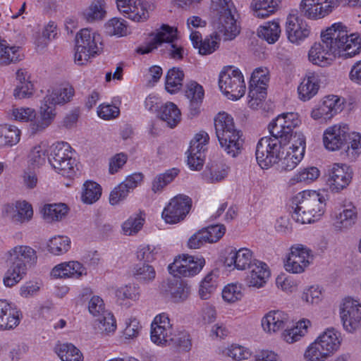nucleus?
<instances>
[{"label": "nucleus", "mask_w": 361, "mask_h": 361, "mask_svg": "<svg viewBox=\"0 0 361 361\" xmlns=\"http://www.w3.org/2000/svg\"><path fill=\"white\" fill-rule=\"evenodd\" d=\"M312 326L310 319L302 318L296 322L292 326L286 327L281 334V338L287 344H293L305 337Z\"/></svg>", "instance_id": "obj_37"}, {"label": "nucleus", "mask_w": 361, "mask_h": 361, "mask_svg": "<svg viewBox=\"0 0 361 361\" xmlns=\"http://www.w3.org/2000/svg\"><path fill=\"white\" fill-rule=\"evenodd\" d=\"M3 216L12 222L23 224L30 221L34 215L32 204L26 200H19L4 204L1 209Z\"/></svg>", "instance_id": "obj_25"}, {"label": "nucleus", "mask_w": 361, "mask_h": 361, "mask_svg": "<svg viewBox=\"0 0 361 361\" xmlns=\"http://www.w3.org/2000/svg\"><path fill=\"white\" fill-rule=\"evenodd\" d=\"M338 314L342 328L347 334H355L361 329V300L345 295L337 305Z\"/></svg>", "instance_id": "obj_9"}, {"label": "nucleus", "mask_w": 361, "mask_h": 361, "mask_svg": "<svg viewBox=\"0 0 361 361\" xmlns=\"http://www.w3.org/2000/svg\"><path fill=\"white\" fill-rule=\"evenodd\" d=\"M37 116L35 108L27 106L13 105L6 111L8 120L20 123H32Z\"/></svg>", "instance_id": "obj_44"}, {"label": "nucleus", "mask_w": 361, "mask_h": 361, "mask_svg": "<svg viewBox=\"0 0 361 361\" xmlns=\"http://www.w3.org/2000/svg\"><path fill=\"white\" fill-rule=\"evenodd\" d=\"M132 276L143 284L152 283L157 276L154 267L149 264H135L131 269Z\"/></svg>", "instance_id": "obj_59"}, {"label": "nucleus", "mask_w": 361, "mask_h": 361, "mask_svg": "<svg viewBox=\"0 0 361 361\" xmlns=\"http://www.w3.org/2000/svg\"><path fill=\"white\" fill-rule=\"evenodd\" d=\"M341 2V0H301L299 10L307 19L317 20L328 16Z\"/></svg>", "instance_id": "obj_18"}, {"label": "nucleus", "mask_w": 361, "mask_h": 361, "mask_svg": "<svg viewBox=\"0 0 361 361\" xmlns=\"http://www.w3.org/2000/svg\"><path fill=\"white\" fill-rule=\"evenodd\" d=\"M54 352L61 361H84L81 350L71 343H58L54 347Z\"/></svg>", "instance_id": "obj_51"}, {"label": "nucleus", "mask_w": 361, "mask_h": 361, "mask_svg": "<svg viewBox=\"0 0 361 361\" xmlns=\"http://www.w3.org/2000/svg\"><path fill=\"white\" fill-rule=\"evenodd\" d=\"M235 13L221 15L215 23L216 35L224 40H232L240 31V27L235 16Z\"/></svg>", "instance_id": "obj_31"}, {"label": "nucleus", "mask_w": 361, "mask_h": 361, "mask_svg": "<svg viewBox=\"0 0 361 361\" xmlns=\"http://www.w3.org/2000/svg\"><path fill=\"white\" fill-rule=\"evenodd\" d=\"M106 3L105 0H91L89 4L81 11V17L89 23L101 21L106 16Z\"/></svg>", "instance_id": "obj_40"}, {"label": "nucleus", "mask_w": 361, "mask_h": 361, "mask_svg": "<svg viewBox=\"0 0 361 361\" xmlns=\"http://www.w3.org/2000/svg\"><path fill=\"white\" fill-rule=\"evenodd\" d=\"M68 142H57L49 150L48 161L53 169L61 176L73 178L77 173V162Z\"/></svg>", "instance_id": "obj_4"}, {"label": "nucleus", "mask_w": 361, "mask_h": 361, "mask_svg": "<svg viewBox=\"0 0 361 361\" xmlns=\"http://www.w3.org/2000/svg\"><path fill=\"white\" fill-rule=\"evenodd\" d=\"M214 128L221 149L229 157H238L244 149L241 130L235 125L233 118L227 112H219L214 118Z\"/></svg>", "instance_id": "obj_2"}, {"label": "nucleus", "mask_w": 361, "mask_h": 361, "mask_svg": "<svg viewBox=\"0 0 361 361\" xmlns=\"http://www.w3.org/2000/svg\"><path fill=\"white\" fill-rule=\"evenodd\" d=\"M321 176L319 169L314 166L300 167L297 169L288 180L290 185L302 184L309 185L316 182Z\"/></svg>", "instance_id": "obj_39"}, {"label": "nucleus", "mask_w": 361, "mask_h": 361, "mask_svg": "<svg viewBox=\"0 0 361 361\" xmlns=\"http://www.w3.org/2000/svg\"><path fill=\"white\" fill-rule=\"evenodd\" d=\"M219 87L221 93L232 101L242 98L246 85L242 71L234 66H224L219 74Z\"/></svg>", "instance_id": "obj_7"}, {"label": "nucleus", "mask_w": 361, "mask_h": 361, "mask_svg": "<svg viewBox=\"0 0 361 361\" xmlns=\"http://www.w3.org/2000/svg\"><path fill=\"white\" fill-rule=\"evenodd\" d=\"M221 296L226 304H236L240 302L245 296L243 285L238 281L228 283L223 287Z\"/></svg>", "instance_id": "obj_49"}, {"label": "nucleus", "mask_w": 361, "mask_h": 361, "mask_svg": "<svg viewBox=\"0 0 361 361\" xmlns=\"http://www.w3.org/2000/svg\"><path fill=\"white\" fill-rule=\"evenodd\" d=\"M325 289L319 284L305 286L300 295L301 301L307 305H318L324 299Z\"/></svg>", "instance_id": "obj_53"}, {"label": "nucleus", "mask_w": 361, "mask_h": 361, "mask_svg": "<svg viewBox=\"0 0 361 361\" xmlns=\"http://www.w3.org/2000/svg\"><path fill=\"white\" fill-rule=\"evenodd\" d=\"M173 331V324L169 314L161 312L156 315L152 322L150 339L157 345H170Z\"/></svg>", "instance_id": "obj_19"}, {"label": "nucleus", "mask_w": 361, "mask_h": 361, "mask_svg": "<svg viewBox=\"0 0 361 361\" xmlns=\"http://www.w3.org/2000/svg\"><path fill=\"white\" fill-rule=\"evenodd\" d=\"M256 260L250 248L231 247L226 250L223 263L228 271H243L248 270Z\"/></svg>", "instance_id": "obj_16"}, {"label": "nucleus", "mask_w": 361, "mask_h": 361, "mask_svg": "<svg viewBox=\"0 0 361 361\" xmlns=\"http://www.w3.org/2000/svg\"><path fill=\"white\" fill-rule=\"evenodd\" d=\"M93 328L95 333L102 338L111 336L117 329L116 319L110 312L103 313L94 321Z\"/></svg>", "instance_id": "obj_42"}, {"label": "nucleus", "mask_w": 361, "mask_h": 361, "mask_svg": "<svg viewBox=\"0 0 361 361\" xmlns=\"http://www.w3.org/2000/svg\"><path fill=\"white\" fill-rule=\"evenodd\" d=\"M145 223V217L143 214H133L121 224L122 233L128 236H134L142 229Z\"/></svg>", "instance_id": "obj_57"}, {"label": "nucleus", "mask_w": 361, "mask_h": 361, "mask_svg": "<svg viewBox=\"0 0 361 361\" xmlns=\"http://www.w3.org/2000/svg\"><path fill=\"white\" fill-rule=\"evenodd\" d=\"M184 78L185 73L180 68L173 67L169 69L164 77L166 91L171 94L178 93L182 89Z\"/></svg>", "instance_id": "obj_48"}, {"label": "nucleus", "mask_w": 361, "mask_h": 361, "mask_svg": "<svg viewBox=\"0 0 361 361\" xmlns=\"http://www.w3.org/2000/svg\"><path fill=\"white\" fill-rule=\"evenodd\" d=\"M353 178V170L345 163L331 164L326 173V184L332 192H340L346 189Z\"/></svg>", "instance_id": "obj_15"}, {"label": "nucleus", "mask_w": 361, "mask_h": 361, "mask_svg": "<svg viewBox=\"0 0 361 361\" xmlns=\"http://www.w3.org/2000/svg\"><path fill=\"white\" fill-rule=\"evenodd\" d=\"M209 137L207 133L200 131L190 141L188 150V165L193 171L202 169L205 159V152L207 149Z\"/></svg>", "instance_id": "obj_21"}, {"label": "nucleus", "mask_w": 361, "mask_h": 361, "mask_svg": "<svg viewBox=\"0 0 361 361\" xmlns=\"http://www.w3.org/2000/svg\"><path fill=\"white\" fill-rule=\"evenodd\" d=\"M69 212V207L62 202L45 204L40 209L42 219L49 224L59 222L65 219Z\"/></svg>", "instance_id": "obj_38"}, {"label": "nucleus", "mask_w": 361, "mask_h": 361, "mask_svg": "<svg viewBox=\"0 0 361 361\" xmlns=\"http://www.w3.org/2000/svg\"><path fill=\"white\" fill-rule=\"evenodd\" d=\"M56 279L80 280L87 276V268L78 260H70L56 264L51 271Z\"/></svg>", "instance_id": "obj_28"}, {"label": "nucleus", "mask_w": 361, "mask_h": 361, "mask_svg": "<svg viewBox=\"0 0 361 361\" xmlns=\"http://www.w3.org/2000/svg\"><path fill=\"white\" fill-rule=\"evenodd\" d=\"M229 172L230 166L227 164L218 162L207 166L202 175L207 183H216L224 180Z\"/></svg>", "instance_id": "obj_47"}, {"label": "nucleus", "mask_w": 361, "mask_h": 361, "mask_svg": "<svg viewBox=\"0 0 361 361\" xmlns=\"http://www.w3.org/2000/svg\"><path fill=\"white\" fill-rule=\"evenodd\" d=\"M159 116L171 128L176 127L181 121L180 110L176 104L171 102L161 105Z\"/></svg>", "instance_id": "obj_54"}, {"label": "nucleus", "mask_w": 361, "mask_h": 361, "mask_svg": "<svg viewBox=\"0 0 361 361\" xmlns=\"http://www.w3.org/2000/svg\"><path fill=\"white\" fill-rule=\"evenodd\" d=\"M348 126L338 123L326 128L322 134V144L324 149L331 152L342 149L347 141Z\"/></svg>", "instance_id": "obj_20"}, {"label": "nucleus", "mask_w": 361, "mask_h": 361, "mask_svg": "<svg viewBox=\"0 0 361 361\" xmlns=\"http://www.w3.org/2000/svg\"><path fill=\"white\" fill-rule=\"evenodd\" d=\"M314 260V251L302 243L292 245L286 254L283 265L286 271L291 274H302L312 264Z\"/></svg>", "instance_id": "obj_8"}, {"label": "nucleus", "mask_w": 361, "mask_h": 361, "mask_svg": "<svg viewBox=\"0 0 361 361\" xmlns=\"http://www.w3.org/2000/svg\"><path fill=\"white\" fill-rule=\"evenodd\" d=\"M357 220V209L350 203L334 213L332 226L336 231L344 233L350 230L356 224Z\"/></svg>", "instance_id": "obj_29"}, {"label": "nucleus", "mask_w": 361, "mask_h": 361, "mask_svg": "<svg viewBox=\"0 0 361 361\" xmlns=\"http://www.w3.org/2000/svg\"><path fill=\"white\" fill-rule=\"evenodd\" d=\"M115 295L119 300L136 302L141 296L140 287L135 283H129L118 287L116 290Z\"/></svg>", "instance_id": "obj_62"}, {"label": "nucleus", "mask_w": 361, "mask_h": 361, "mask_svg": "<svg viewBox=\"0 0 361 361\" xmlns=\"http://www.w3.org/2000/svg\"><path fill=\"white\" fill-rule=\"evenodd\" d=\"M286 32L288 39L293 44H300L310 35L311 30L307 23L296 10L291 11L286 21Z\"/></svg>", "instance_id": "obj_23"}, {"label": "nucleus", "mask_w": 361, "mask_h": 361, "mask_svg": "<svg viewBox=\"0 0 361 361\" xmlns=\"http://www.w3.org/2000/svg\"><path fill=\"white\" fill-rule=\"evenodd\" d=\"M293 220L301 224H312L324 214L326 198L319 190L306 189L290 199Z\"/></svg>", "instance_id": "obj_1"}, {"label": "nucleus", "mask_w": 361, "mask_h": 361, "mask_svg": "<svg viewBox=\"0 0 361 361\" xmlns=\"http://www.w3.org/2000/svg\"><path fill=\"white\" fill-rule=\"evenodd\" d=\"M322 99L332 118L340 114L345 108L346 99L342 96L329 94Z\"/></svg>", "instance_id": "obj_64"}, {"label": "nucleus", "mask_w": 361, "mask_h": 361, "mask_svg": "<svg viewBox=\"0 0 361 361\" xmlns=\"http://www.w3.org/2000/svg\"><path fill=\"white\" fill-rule=\"evenodd\" d=\"M249 270L245 278L246 286L250 289L255 290L264 288L271 274L269 265L266 262L258 259L254 262Z\"/></svg>", "instance_id": "obj_27"}, {"label": "nucleus", "mask_w": 361, "mask_h": 361, "mask_svg": "<svg viewBox=\"0 0 361 361\" xmlns=\"http://www.w3.org/2000/svg\"><path fill=\"white\" fill-rule=\"evenodd\" d=\"M333 39L339 58L349 59L361 51V35L350 33L348 27L342 23H334L330 26Z\"/></svg>", "instance_id": "obj_6"}, {"label": "nucleus", "mask_w": 361, "mask_h": 361, "mask_svg": "<svg viewBox=\"0 0 361 361\" xmlns=\"http://www.w3.org/2000/svg\"><path fill=\"white\" fill-rule=\"evenodd\" d=\"M291 322L290 314L281 310H271L264 314L260 321L263 332L274 336L282 332Z\"/></svg>", "instance_id": "obj_24"}, {"label": "nucleus", "mask_w": 361, "mask_h": 361, "mask_svg": "<svg viewBox=\"0 0 361 361\" xmlns=\"http://www.w3.org/2000/svg\"><path fill=\"white\" fill-rule=\"evenodd\" d=\"M301 124V120L297 112H286L278 115L269 124V130L271 135L286 142L293 141L295 134L294 129Z\"/></svg>", "instance_id": "obj_13"}, {"label": "nucleus", "mask_w": 361, "mask_h": 361, "mask_svg": "<svg viewBox=\"0 0 361 361\" xmlns=\"http://www.w3.org/2000/svg\"><path fill=\"white\" fill-rule=\"evenodd\" d=\"M71 247V238L64 235H55L46 243L47 252L54 256H61L67 253Z\"/></svg>", "instance_id": "obj_50"}, {"label": "nucleus", "mask_w": 361, "mask_h": 361, "mask_svg": "<svg viewBox=\"0 0 361 361\" xmlns=\"http://www.w3.org/2000/svg\"><path fill=\"white\" fill-rule=\"evenodd\" d=\"M161 253L159 245L142 244L135 251L136 259L140 262L149 264L156 260Z\"/></svg>", "instance_id": "obj_61"}, {"label": "nucleus", "mask_w": 361, "mask_h": 361, "mask_svg": "<svg viewBox=\"0 0 361 361\" xmlns=\"http://www.w3.org/2000/svg\"><path fill=\"white\" fill-rule=\"evenodd\" d=\"M305 147V137L302 133H295L293 141L283 142L280 160L276 164L279 169L281 171L294 169L303 159Z\"/></svg>", "instance_id": "obj_10"}, {"label": "nucleus", "mask_w": 361, "mask_h": 361, "mask_svg": "<svg viewBox=\"0 0 361 361\" xmlns=\"http://www.w3.org/2000/svg\"><path fill=\"white\" fill-rule=\"evenodd\" d=\"M258 36L269 44L275 43L280 37L281 27L278 20H271L264 23L257 30Z\"/></svg>", "instance_id": "obj_60"}, {"label": "nucleus", "mask_w": 361, "mask_h": 361, "mask_svg": "<svg viewBox=\"0 0 361 361\" xmlns=\"http://www.w3.org/2000/svg\"><path fill=\"white\" fill-rule=\"evenodd\" d=\"M74 95L73 86L68 82H63L47 90L44 97L49 98V100L56 106H63L71 102Z\"/></svg>", "instance_id": "obj_35"}, {"label": "nucleus", "mask_w": 361, "mask_h": 361, "mask_svg": "<svg viewBox=\"0 0 361 361\" xmlns=\"http://www.w3.org/2000/svg\"><path fill=\"white\" fill-rule=\"evenodd\" d=\"M102 193V188L99 183L87 180L82 185L80 200L85 204H92L100 199Z\"/></svg>", "instance_id": "obj_55"}, {"label": "nucleus", "mask_w": 361, "mask_h": 361, "mask_svg": "<svg viewBox=\"0 0 361 361\" xmlns=\"http://www.w3.org/2000/svg\"><path fill=\"white\" fill-rule=\"evenodd\" d=\"M279 4L280 0H252L250 7L256 17L264 18L274 14Z\"/></svg>", "instance_id": "obj_56"}, {"label": "nucleus", "mask_w": 361, "mask_h": 361, "mask_svg": "<svg viewBox=\"0 0 361 361\" xmlns=\"http://www.w3.org/2000/svg\"><path fill=\"white\" fill-rule=\"evenodd\" d=\"M220 271L215 269L208 272L200 281L198 295L201 300H209L219 286Z\"/></svg>", "instance_id": "obj_41"}, {"label": "nucleus", "mask_w": 361, "mask_h": 361, "mask_svg": "<svg viewBox=\"0 0 361 361\" xmlns=\"http://www.w3.org/2000/svg\"><path fill=\"white\" fill-rule=\"evenodd\" d=\"M38 114V117L30 125L31 132L35 134L43 132L51 125L57 115L56 105L44 97L40 101Z\"/></svg>", "instance_id": "obj_26"}, {"label": "nucleus", "mask_w": 361, "mask_h": 361, "mask_svg": "<svg viewBox=\"0 0 361 361\" xmlns=\"http://www.w3.org/2000/svg\"><path fill=\"white\" fill-rule=\"evenodd\" d=\"M102 51V37L97 32L83 28L76 34L73 58L76 65L87 64L92 59L99 55Z\"/></svg>", "instance_id": "obj_3"}, {"label": "nucleus", "mask_w": 361, "mask_h": 361, "mask_svg": "<svg viewBox=\"0 0 361 361\" xmlns=\"http://www.w3.org/2000/svg\"><path fill=\"white\" fill-rule=\"evenodd\" d=\"M205 264V259L202 255L180 254L169 264L168 270L174 276L191 278L199 274Z\"/></svg>", "instance_id": "obj_12"}, {"label": "nucleus", "mask_w": 361, "mask_h": 361, "mask_svg": "<svg viewBox=\"0 0 361 361\" xmlns=\"http://www.w3.org/2000/svg\"><path fill=\"white\" fill-rule=\"evenodd\" d=\"M330 27L320 32V40L314 42L307 51V59L313 65L325 68L338 58Z\"/></svg>", "instance_id": "obj_5"}, {"label": "nucleus", "mask_w": 361, "mask_h": 361, "mask_svg": "<svg viewBox=\"0 0 361 361\" xmlns=\"http://www.w3.org/2000/svg\"><path fill=\"white\" fill-rule=\"evenodd\" d=\"M17 85L13 89V96L16 99H25L33 97L35 88L31 81L29 72L25 68H19L16 73Z\"/></svg>", "instance_id": "obj_34"}, {"label": "nucleus", "mask_w": 361, "mask_h": 361, "mask_svg": "<svg viewBox=\"0 0 361 361\" xmlns=\"http://www.w3.org/2000/svg\"><path fill=\"white\" fill-rule=\"evenodd\" d=\"M191 293L190 286L185 281L173 283L169 289V299L174 303H182L187 300Z\"/></svg>", "instance_id": "obj_63"}, {"label": "nucleus", "mask_w": 361, "mask_h": 361, "mask_svg": "<svg viewBox=\"0 0 361 361\" xmlns=\"http://www.w3.org/2000/svg\"><path fill=\"white\" fill-rule=\"evenodd\" d=\"M118 12L135 23H144L149 18L154 4L148 0H116Z\"/></svg>", "instance_id": "obj_14"}, {"label": "nucleus", "mask_w": 361, "mask_h": 361, "mask_svg": "<svg viewBox=\"0 0 361 361\" xmlns=\"http://www.w3.org/2000/svg\"><path fill=\"white\" fill-rule=\"evenodd\" d=\"M22 314L13 302L0 299V331L11 330L20 322Z\"/></svg>", "instance_id": "obj_30"}, {"label": "nucleus", "mask_w": 361, "mask_h": 361, "mask_svg": "<svg viewBox=\"0 0 361 361\" xmlns=\"http://www.w3.org/2000/svg\"><path fill=\"white\" fill-rule=\"evenodd\" d=\"M191 206L192 201L188 196L178 195L172 197L165 205L161 212V218L166 224H178L185 219Z\"/></svg>", "instance_id": "obj_17"}, {"label": "nucleus", "mask_w": 361, "mask_h": 361, "mask_svg": "<svg viewBox=\"0 0 361 361\" xmlns=\"http://www.w3.org/2000/svg\"><path fill=\"white\" fill-rule=\"evenodd\" d=\"M347 137L341 155L349 161H355L361 154V133L354 131Z\"/></svg>", "instance_id": "obj_52"}, {"label": "nucleus", "mask_w": 361, "mask_h": 361, "mask_svg": "<svg viewBox=\"0 0 361 361\" xmlns=\"http://www.w3.org/2000/svg\"><path fill=\"white\" fill-rule=\"evenodd\" d=\"M104 33L109 37H125L131 33L129 23L122 18L113 17L103 25Z\"/></svg>", "instance_id": "obj_43"}, {"label": "nucleus", "mask_w": 361, "mask_h": 361, "mask_svg": "<svg viewBox=\"0 0 361 361\" xmlns=\"http://www.w3.org/2000/svg\"><path fill=\"white\" fill-rule=\"evenodd\" d=\"M283 142V141L274 135L262 137L258 141L255 157L262 169H269L279 161Z\"/></svg>", "instance_id": "obj_11"}, {"label": "nucleus", "mask_w": 361, "mask_h": 361, "mask_svg": "<svg viewBox=\"0 0 361 361\" xmlns=\"http://www.w3.org/2000/svg\"><path fill=\"white\" fill-rule=\"evenodd\" d=\"M330 357L315 338L305 347L302 353L304 361H326Z\"/></svg>", "instance_id": "obj_58"}, {"label": "nucleus", "mask_w": 361, "mask_h": 361, "mask_svg": "<svg viewBox=\"0 0 361 361\" xmlns=\"http://www.w3.org/2000/svg\"><path fill=\"white\" fill-rule=\"evenodd\" d=\"M7 261L9 263H24L33 264L37 262V252L34 248L26 245H16L10 248L6 252Z\"/></svg>", "instance_id": "obj_36"}, {"label": "nucleus", "mask_w": 361, "mask_h": 361, "mask_svg": "<svg viewBox=\"0 0 361 361\" xmlns=\"http://www.w3.org/2000/svg\"><path fill=\"white\" fill-rule=\"evenodd\" d=\"M177 37V29L169 25L163 24L149 35L145 45L137 48L136 51L140 54H146L157 49L163 43L170 44Z\"/></svg>", "instance_id": "obj_22"}, {"label": "nucleus", "mask_w": 361, "mask_h": 361, "mask_svg": "<svg viewBox=\"0 0 361 361\" xmlns=\"http://www.w3.org/2000/svg\"><path fill=\"white\" fill-rule=\"evenodd\" d=\"M331 357L338 352L343 345V335L335 327H328L320 332L315 338Z\"/></svg>", "instance_id": "obj_33"}, {"label": "nucleus", "mask_w": 361, "mask_h": 361, "mask_svg": "<svg viewBox=\"0 0 361 361\" xmlns=\"http://www.w3.org/2000/svg\"><path fill=\"white\" fill-rule=\"evenodd\" d=\"M321 83V78L318 73L315 72L306 73L297 88L298 99L303 102L311 100L318 94Z\"/></svg>", "instance_id": "obj_32"}, {"label": "nucleus", "mask_w": 361, "mask_h": 361, "mask_svg": "<svg viewBox=\"0 0 361 361\" xmlns=\"http://www.w3.org/2000/svg\"><path fill=\"white\" fill-rule=\"evenodd\" d=\"M27 267L24 263H9L3 276V284L6 288H13L25 276Z\"/></svg>", "instance_id": "obj_46"}, {"label": "nucleus", "mask_w": 361, "mask_h": 361, "mask_svg": "<svg viewBox=\"0 0 361 361\" xmlns=\"http://www.w3.org/2000/svg\"><path fill=\"white\" fill-rule=\"evenodd\" d=\"M1 149L12 147L18 145L21 139V130L13 124H0Z\"/></svg>", "instance_id": "obj_45"}]
</instances>
